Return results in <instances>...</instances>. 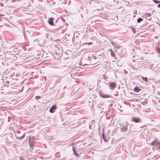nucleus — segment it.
I'll use <instances>...</instances> for the list:
<instances>
[{
    "mask_svg": "<svg viewBox=\"0 0 160 160\" xmlns=\"http://www.w3.org/2000/svg\"><path fill=\"white\" fill-rule=\"evenodd\" d=\"M151 144L152 145L156 146L157 148L158 149L160 148V142L157 139L154 140Z\"/></svg>",
    "mask_w": 160,
    "mask_h": 160,
    "instance_id": "nucleus-1",
    "label": "nucleus"
},
{
    "mask_svg": "<svg viewBox=\"0 0 160 160\" xmlns=\"http://www.w3.org/2000/svg\"><path fill=\"white\" fill-rule=\"evenodd\" d=\"M99 95L100 97L102 98H110V95L105 94L101 92H100Z\"/></svg>",
    "mask_w": 160,
    "mask_h": 160,
    "instance_id": "nucleus-2",
    "label": "nucleus"
},
{
    "mask_svg": "<svg viewBox=\"0 0 160 160\" xmlns=\"http://www.w3.org/2000/svg\"><path fill=\"white\" fill-rule=\"evenodd\" d=\"M56 105H55L52 106L50 109V112L52 113H53L55 112L54 111L56 109Z\"/></svg>",
    "mask_w": 160,
    "mask_h": 160,
    "instance_id": "nucleus-3",
    "label": "nucleus"
},
{
    "mask_svg": "<svg viewBox=\"0 0 160 160\" xmlns=\"http://www.w3.org/2000/svg\"><path fill=\"white\" fill-rule=\"evenodd\" d=\"M128 129V126L127 125H124L121 128V131L122 132H126Z\"/></svg>",
    "mask_w": 160,
    "mask_h": 160,
    "instance_id": "nucleus-4",
    "label": "nucleus"
},
{
    "mask_svg": "<svg viewBox=\"0 0 160 160\" xmlns=\"http://www.w3.org/2000/svg\"><path fill=\"white\" fill-rule=\"evenodd\" d=\"M53 19L54 18H50L48 20V23L50 25H53Z\"/></svg>",
    "mask_w": 160,
    "mask_h": 160,
    "instance_id": "nucleus-5",
    "label": "nucleus"
},
{
    "mask_svg": "<svg viewBox=\"0 0 160 160\" xmlns=\"http://www.w3.org/2000/svg\"><path fill=\"white\" fill-rule=\"evenodd\" d=\"M132 121L135 122H139L140 120V118H136L134 117H132Z\"/></svg>",
    "mask_w": 160,
    "mask_h": 160,
    "instance_id": "nucleus-6",
    "label": "nucleus"
},
{
    "mask_svg": "<svg viewBox=\"0 0 160 160\" xmlns=\"http://www.w3.org/2000/svg\"><path fill=\"white\" fill-rule=\"evenodd\" d=\"M141 90L138 87H135L134 89V91L135 92H138Z\"/></svg>",
    "mask_w": 160,
    "mask_h": 160,
    "instance_id": "nucleus-7",
    "label": "nucleus"
},
{
    "mask_svg": "<svg viewBox=\"0 0 160 160\" xmlns=\"http://www.w3.org/2000/svg\"><path fill=\"white\" fill-rule=\"evenodd\" d=\"M111 54L112 57H115V54L114 52L112 51V50L110 49Z\"/></svg>",
    "mask_w": 160,
    "mask_h": 160,
    "instance_id": "nucleus-8",
    "label": "nucleus"
},
{
    "mask_svg": "<svg viewBox=\"0 0 160 160\" xmlns=\"http://www.w3.org/2000/svg\"><path fill=\"white\" fill-rule=\"evenodd\" d=\"M102 137L104 141H105V142H107L108 141L109 139L108 137H105V136L103 134H102Z\"/></svg>",
    "mask_w": 160,
    "mask_h": 160,
    "instance_id": "nucleus-9",
    "label": "nucleus"
},
{
    "mask_svg": "<svg viewBox=\"0 0 160 160\" xmlns=\"http://www.w3.org/2000/svg\"><path fill=\"white\" fill-rule=\"evenodd\" d=\"M116 84L113 83H112L110 84L111 87L112 88H115L116 87Z\"/></svg>",
    "mask_w": 160,
    "mask_h": 160,
    "instance_id": "nucleus-10",
    "label": "nucleus"
},
{
    "mask_svg": "<svg viewBox=\"0 0 160 160\" xmlns=\"http://www.w3.org/2000/svg\"><path fill=\"white\" fill-rule=\"evenodd\" d=\"M25 137V134H23L22 137H18L17 138L18 139L21 140L23 138Z\"/></svg>",
    "mask_w": 160,
    "mask_h": 160,
    "instance_id": "nucleus-11",
    "label": "nucleus"
},
{
    "mask_svg": "<svg viewBox=\"0 0 160 160\" xmlns=\"http://www.w3.org/2000/svg\"><path fill=\"white\" fill-rule=\"evenodd\" d=\"M142 78L144 81L147 82L148 79L147 77H142Z\"/></svg>",
    "mask_w": 160,
    "mask_h": 160,
    "instance_id": "nucleus-12",
    "label": "nucleus"
},
{
    "mask_svg": "<svg viewBox=\"0 0 160 160\" xmlns=\"http://www.w3.org/2000/svg\"><path fill=\"white\" fill-rule=\"evenodd\" d=\"M142 20V19L141 18H138L137 20V22H140Z\"/></svg>",
    "mask_w": 160,
    "mask_h": 160,
    "instance_id": "nucleus-13",
    "label": "nucleus"
},
{
    "mask_svg": "<svg viewBox=\"0 0 160 160\" xmlns=\"http://www.w3.org/2000/svg\"><path fill=\"white\" fill-rule=\"evenodd\" d=\"M132 32L134 33H136V31H135V29L133 28H132Z\"/></svg>",
    "mask_w": 160,
    "mask_h": 160,
    "instance_id": "nucleus-14",
    "label": "nucleus"
},
{
    "mask_svg": "<svg viewBox=\"0 0 160 160\" xmlns=\"http://www.w3.org/2000/svg\"><path fill=\"white\" fill-rule=\"evenodd\" d=\"M154 2H155V3H159V2H159L158 0H154Z\"/></svg>",
    "mask_w": 160,
    "mask_h": 160,
    "instance_id": "nucleus-15",
    "label": "nucleus"
},
{
    "mask_svg": "<svg viewBox=\"0 0 160 160\" xmlns=\"http://www.w3.org/2000/svg\"><path fill=\"white\" fill-rule=\"evenodd\" d=\"M157 7L158 8H160V4H158L157 5Z\"/></svg>",
    "mask_w": 160,
    "mask_h": 160,
    "instance_id": "nucleus-16",
    "label": "nucleus"
}]
</instances>
